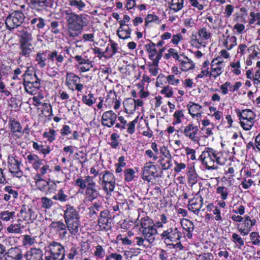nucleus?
<instances>
[{"mask_svg": "<svg viewBox=\"0 0 260 260\" xmlns=\"http://www.w3.org/2000/svg\"><path fill=\"white\" fill-rule=\"evenodd\" d=\"M68 198V196L63 193L62 189L59 190L58 193L52 198L55 200H58L60 202H65Z\"/></svg>", "mask_w": 260, "mask_h": 260, "instance_id": "nucleus-51", "label": "nucleus"}, {"mask_svg": "<svg viewBox=\"0 0 260 260\" xmlns=\"http://www.w3.org/2000/svg\"><path fill=\"white\" fill-rule=\"evenodd\" d=\"M20 49L21 50L20 54L24 56L29 55L32 48L31 43L30 42H20Z\"/></svg>", "mask_w": 260, "mask_h": 260, "instance_id": "nucleus-23", "label": "nucleus"}, {"mask_svg": "<svg viewBox=\"0 0 260 260\" xmlns=\"http://www.w3.org/2000/svg\"><path fill=\"white\" fill-rule=\"evenodd\" d=\"M29 29L25 30L24 32L19 34L20 38V42H30L31 40V35L29 32Z\"/></svg>", "mask_w": 260, "mask_h": 260, "instance_id": "nucleus-39", "label": "nucleus"}, {"mask_svg": "<svg viewBox=\"0 0 260 260\" xmlns=\"http://www.w3.org/2000/svg\"><path fill=\"white\" fill-rule=\"evenodd\" d=\"M135 171L132 169H128L124 171L125 180L132 181L134 177Z\"/></svg>", "mask_w": 260, "mask_h": 260, "instance_id": "nucleus-56", "label": "nucleus"}, {"mask_svg": "<svg viewBox=\"0 0 260 260\" xmlns=\"http://www.w3.org/2000/svg\"><path fill=\"white\" fill-rule=\"evenodd\" d=\"M94 251V255L97 258H103L105 255V250L101 245H98L95 246Z\"/></svg>", "mask_w": 260, "mask_h": 260, "instance_id": "nucleus-43", "label": "nucleus"}, {"mask_svg": "<svg viewBox=\"0 0 260 260\" xmlns=\"http://www.w3.org/2000/svg\"><path fill=\"white\" fill-rule=\"evenodd\" d=\"M64 221L73 220L79 219V215L73 206L70 205L67 206V209L64 211Z\"/></svg>", "mask_w": 260, "mask_h": 260, "instance_id": "nucleus-15", "label": "nucleus"}, {"mask_svg": "<svg viewBox=\"0 0 260 260\" xmlns=\"http://www.w3.org/2000/svg\"><path fill=\"white\" fill-rule=\"evenodd\" d=\"M236 113L239 119L254 120L255 115L251 110L245 109L241 111L237 109Z\"/></svg>", "mask_w": 260, "mask_h": 260, "instance_id": "nucleus-18", "label": "nucleus"}, {"mask_svg": "<svg viewBox=\"0 0 260 260\" xmlns=\"http://www.w3.org/2000/svg\"><path fill=\"white\" fill-rule=\"evenodd\" d=\"M27 158L30 164H42L43 159L39 158L37 155L29 154L27 156Z\"/></svg>", "mask_w": 260, "mask_h": 260, "instance_id": "nucleus-53", "label": "nucleus"}, {"mask_svg": "<svg viewBox=\"0 0 260 260\" xmlns=\"http://www.w3.org/2000/svg\"><path fill=\"white\" fill-rule=\"evenodd\" d=\"M43 252L39 248H31L24 255L26 260H43Z\"/></svg>", "mask_w": 260, "mask_h": 260, "instance_id": "nucleus-13", "label": "nucleus"}, {"mask_svg": "<svg viewBox=\"0 0 260 260\" xmlns=\"http://www.w3.org/2000/svg\"><path fill=\"white\" fill-rule=\"evenodd\" d=\"M80 80V78L72 73H68L66 75V84L68 87L74 90L73 85L77 84Z\"/></svg>", "mask_w": 260, "mask_h": 260, "instance_id": "nucleus-20", "label": "nucleus"}, {"mask_svg": "<svg viewBox=\"0 0 260 260\" xmlns=\"http://www.w3.org/2000/svg\"><path fill=\"white\" fill-rule=\"evenodd\" d=\"M167 82L169 84L173 85H176L179 83V79H176L174 75H170L166 77Z\"/></svg>", "mask_w": 260, "mask_h": 260, "instance_id": "nucleus-62", "label": "nucleus"}, {"mask_svg": "<svg viewBox=\"0 0 260 260\" xmlns=\"http://www.w3.org/2000/svg\"><path fill=\"white\" fill-rule=\"evenodd\" d=\"M49 227L55 230L58 237L61 240H66L69 237L66 223L61 220L52 221Z\"/></svg>", "mask_w": 260, "mask_h": 260, "instance_id": "nucleus-4", "label": "nucleus"}, {"mask_svg": "<svg viewBox=\"0 0 260 260\" xmlns=\"http://www.w3.org/2000/svg\"><path fill=\"white\" fill-rule=\"evenodd\" d=\"M216 192L217 193L220 194L221 198L223 200H225L228 198V189L224 186H218L216 189Z\"/></svg>", "mask_w": 260, "mask_h": 260, "instance_id": "nucleus-49", "label": "nucleus"}, {"mask_svg": "<svg viewBox=\"0 0 260 260\" xmlns=\"http://www.w3.org/2000/svg\"><path fill=\"white\" fill-rule=\"evenodd\" d=\"M15 214L14 211H4L0 213V217L3 220L8 221L15 216Z\"/></svg>", "mask_w": 260, "mask_h": 260, "instance_id": "nucleus-48", "label": "nucleus"}, {"mask_svg": "<svg viewBox=\"0 0 260 260\" xmlns=\"http://www.w3.org/2000/svg\"><path fill=\"white\" fill-rule=\"evenodd\" d=\"M36 59L40 67L43 68L46 66L45 60H46V57L44 53H37Z\"/></svg>", "mask_w": 260, "mask_h": 260, "instance_id": "nucleus-41", "label": "nucleus"}, {"mask_svg": "<svg viewBox=\"0 0 260 260\" xmlns=\"http://www.w3.org/2000/svg\"><path fill=\"white\" fill-rule=\"evenodd\" d=\"M145 239L150 244L152 243L155 240V236L157 234V230L154 225L145 228L141 231Z\"/></svg>", "mask_w": 260, "mask_h": 260, "instance_id": "nucleus-12", "label": "nucleus"}, {"mask_svg": "<svg viewBox=\"0 0 260 260\" xmlns=\"http://www.w3.org/2000/svg\"><path fill=\"white\" fill-rule=\"evenodd\" d=\"M84 196L85 200L87 201L92 202L100 196V193L96 189V186H87Z\"/></svg>", "mask_w": 260, "mask_h": 260, "instance_id": "nucleus-14", "label": "nucleus"}, {"mask_svg": "<svg viewBox=\"0 0 260 260\" xmlns=\"http://www.w3.org/2000/svg\"><path fill=\"white\" fill-rule=\"evenodd\" d=\"M146 23L154 22L156 24H159L160 23V20H159L157 16L152 14H149L146 18Z\"/></svg>", "mask_w": 260, "mask_h": 260, "instance_id": "nucleus-59", "label": "nucleus"}, {"mask_svg": "<svg viewBox=\"0 0 260 260\" xmlns=\"http://www.w3.org/2000/svg\"><path fill=\"white\" fill-rule=\"evenodd\" d=\"M7 254V257H6V260H11V258L12 259H16V247H12L10 248Z\"/></svg>", "mask_w": 260, "mask_h": 260, "instance_id": "nucleus-61", "label": "nucleus"}, {"mask_svg": "<svg viewBox=\"0 0 260 260\" xmlns=\"http://www.w3.org/2000/svg\"><path fill=\"white\" fill-rule=\"evenodd\" d=\"M40 79H38L34 82L28 83V84H26L24 86L26 91L31 94H36L40 87Z\"/></svg>", "mask_w": 260, "mask_h": 260, "instance_id": "nucleus-17", "label": "nucleus"}, {"mask_svg": "<svg viewBox=\"0 0 260 260\" xmlns=\"http://www.w3.org/2000/svg\"><path fill=\"white\" fill-rule=\"evenodd\" d=\"M161 93L165 94L167 98H171L173 94L172 88L169 85L163 88L161 90Z\"/></svg>", "mask_w": 260, "mask_h": 260, "instance_id": "nucleus-60", "label": "nucleus"}, {"mask_svg": "<svg viewBox=\"0 0 260 260\" xmlns=\"http://www.w3.org/2000/svg\"><path fill=\"white\" fill-rule=\"evenodd\" d=\"M138 117H136L133 121L128 123L127 125V132L130 134H133L135 132V125L138 122Z\"/></svg>", "mask_w": 260, "mask_h": 260, "instance_id": "nucleus-55", "label": "nucleus"}, {"mask_svg": "<svg viewBox=\"0 0 260 260\" xmlns=\"http://www.w3.org/2000/svg\"><path fill=\"white\" fill-rule=\"evenodd\" d=\"M187 107L189 113L191 116L196 113H198L199 114V111H201V109L202 108V106L200 105L192 102L189 103L187 105Z\"/></svg>", "mask_w": 260, "mask_h": 260, "instance_id": "nucleus-32", "label": "nucleus"}, {"mask_svg": "<svg viewBox=\"0 0 260 260\" xmlns=\"http://www.w3.org/2000/svg\"><path fill=\"white\" fill-rule=\"evenodd\" d=\"M23 85L24 87L25 86L26 84H28V83H30L31 82H34L37 79L39 78L37 77L36 74L34 75L30 74L28 73V70H26L25 71V73L23 75Z\"/></svg>", "mask_w": 260, "mask_h": 260, "instance_id": "nucleus-29", "label": "nucleus"}, {"mask_svg": "<svg viewBox=\"0 0 260 260\" xmlns=\"http://www.w3.org/2000/svg\"><path fill=\"white\" fill-rule=\"evenodd\" d=\"M115 178L114 175L108 171H105L102 177H100V182L104 183L108 182L115 181Z\"/></svg>", "mask_w": 260, "mask_h": 260, "instance_id": "nucleus-26", "label": "nucleus"}, {"mask_svg": "<svg viewBox=\"0 0 260 260\" xmlns=\"http://www.w3.org/2000/svg\"><path fill=\"white\" fill-rule=\"evenodd\" d=\"M250 239L252 243L254 245H260V236L257 232H253L250 234Z\"/></svg>", "mask_w": 260, "mask_h": 260, "instance_id": "nucleus-45", "label": "nucleus"}, {"mask_svg": "<svg viewBox=\"0 0 260 260\" xmlns=\"http://www.w3.org/2000/svg\"><path fill=\"white\" fill-rule=\"evenodd\" d=\"M243 219L244 220H242V226L246 229H249L250 230H251V228L256 223L255 219H251L248 216H245Z\"/></svg>", "mask_w": 260, "mask_h": 260, "instance_id": "nucleus-33", "label": "nucleus"}, {"mask_svg": "<svg viewBox=\"0 0 260 260\" xmlns=\"http://www.w3.org/2000/svg\"><path fill=\"white\" fill-rule=\"evenodd\" d=\"M69 5L78 9L79 11H83L85 7V4L81 0H69Z\"/></svg>", "mask_w": 260, "mask_h": 260, "instance_id": "nucleus-31", "label": "nucleus"}, {"mask_svg": "<svg viewBox=\"0 0 260 260\" xmlns=\"http://www.w3.org/2000/svg\"><path fill=\"white\" fill-rule=\"evenodd\" d=\"M199 131L197 126H194L192 124L190 123L184 127L182 133L186 137L190 139L193 142H196L198 141L197 134Z\"/></svg>", "mask_w": 260, "mask_h": 260, "instance_id": "nucleus-10", "label": "nucleus"}, {"mask_svg": "<svg viewBox=\"0 0 260 260\" xmlns=\"http://www.w3.org/2000/svg\"><path fill=\"white\" fill-rule=\"evenodd\" d=\"M248 51L249 53V58L250 59H255L258 55L260 54V49L256 45H253L249 47L248 48Z\"/></svg>", "mask_w": 260, "mask_h": 260, "instance_id": "nucleus-28", "label": "nucleus"}, {"mask_svg": "<svg viewBox=\"0 0 260 260\" xmlns=\"http://www.w3.org/2000/svg\"><path fill=\"white\" fill-rule=\"evenodd\" d=\"M183 7V0H172L170 8L175 12H178Z\"/></svg>", "mask_w": 260, "mask_h": 260, "instance_id": "nucleus-34", "label": "nucleus"}, {"mask_svg": "<svg viewBox=\"0 0 260 260\" xmlns=\"http://www.w3.org/2000/svg\"><path fill=\"white\" fill-rule=\"evenodd\" d=\"M181 225L183 229L185 231H193L194 230V225L193 222L186 218H183L181 221Z\"/></svg>", "mask_w": 260, "mask_h": 260, "instance_id": "nucleus-35", "label": "nucleus"}, {"mask_svg": "<svg viewBox=\"0 0 260 260\" xmlns=\"http://www.w3.org/2000/svg\"><path fill=\"white\" fill-rule=\"evenodd\" d=\"M153 225L152 220L149 217L143 218L141 219V228L140 231H143L144 229L148 228L149 226Z\"/></svg>", "mask_w": 260, "mask_h": 260, "instance_id": "nucleus-46", "label": "nucleus"}, {"mask_svg": "<svg viewBox=\"0 0 260 260\" xmlns=\"http://www.w3.org/2000/svg\"><path fill=\"white\" fill-rule=\"evenodd\" d=\"M147 51L150 53L149 58L153 59L157 53V50L155 48L156 44L151 42L145 45Z\"/></svg>", "mask_w": 260, "mask_h": 260, "instance_id": "nucleus-36", "label": "nucleus"}, {"mask_svg": "<svg viewBox=\"0 0 260 260\" xmlns=\"http://www.w3.org/2000/svg\"><path fill=\"white\" fill-rule=\"evenodd\" d=\"M174 117L175 119V120L173 122V124H176L178 123H180L181 122V117L184 116V114L183 111L182 110H178L176 111L174 115Z\"/></svg>", "mask_w": 260, "mask_h": 260, "instance_id": "nucleus-52", "label": "nucleus"}, {"mask_svg": "<svg viewBox=\"0 0 260 260\" xmlns=\"http://www.w3.org/2000/svg\"><path fill=\"white\" fill-rule=\"evenodd\" d=\"M35 237H31L28 235H24L22 236V242L24 246H32L36 243Z\"/></svg>", "mask_w": 260, "mask_h": 260, "instance_id": "nucleus-37", "label": "nucleus"}, {"mask_svg": "<svg viewBox=\"0 0 260 260\" xmlns=\"http://www.w3.org/2000/svg\"><path fill=\"white\" fill-rule=\"evenodd\" d=\"M162 238L168 239L171 242H176L181 238V233L177 228H170L164 231L161 234Z\"/></svg>", "mask_w": 260, "mask_h": 260, "instance_id": "nucleus-9", "label": "nucleus"}, {"mask_svg": "<svg viewBox=\"0 0 260 260\" xmlns=\"http://www.w3.org/2000/svg\"><path fill=\"white\" fill-rule=\"evenodd\" d=\"M42 207L44 209H50L53 205V202L52 200L47 197H43L41 198Z\"/></svg>", "mask_w": 260, "mask_h": 260, "instance_id": "nucleus-50", "label": "nucleus"}, {"mask_svg": "<svg viewBox=\"0 0 260 260\" xmlns=\"http://www.w3.org/2000/svg\"><path fill=\"white\" fill-rule=\"evenodd\" d=\"M157 176L156 166L153 165L151 161L146 163L143 168V179L150 182L153 178Z\"/></svg>", "mask_w": 260, "mask_h": 260, "instance_id": "nucleus-5", "label": "nucleus"}, {"mask_svg": "<svg viewBox=\"0 0 260 260\" xmlns=\"http://www.w3.org/2000/svg\"><path fill=\"white\" fill-rule=\"evenodd\" d=\"M8 163L10 172L14 176H16V159L15 156L14 155H10L8 157Z\"/></svg>", "mask_w": 260, "mask_h": 260, "instance_id": "nucleus-24", "label": "nucleus"}, {"mask_svg": "<svg viewBox=\"0 0 260 260\" xmlns=\"http://www.w3.org/2000/svg\"><path fill=\"white\" fill-rule=\"evenodd\" d=\"M172 158H161L159 160L158 162L161 165L162 169L168 170L171 168V167L172 166Z\"/></svg>", "mask_w": 260, "mask_h": 260, "instance_id": "nucleus-38", "label": "nucleus"}, {"mask_svg": "<svg viewBox=\"0 0 260 260\" xmlns=\"http://www.w3.org/2000/svg\"><path fill=\"white\" fill-rule=\"evenodd\" d=\"M45 260H62L57 256L48 252L47 250L45 252Z\"/></svg>", "mask_w": 260, "mask_h": 260, "instance_id": "nucleus-64", "label": "nucleus"}, {"mask_svg": "<svg viewBox=\"0 0 260 260\" xmlns=\"http://www.w3.org/2000/svg\"><path fill=\"white\" fill-rule=\"evenodd\" d=\"M232 240L235 244H238L240 247L243 246L244 244V240L236 233H234L232 235Z\"/></svg>", "mask_w": 260, "mask_h": 260, "instance_id": "nucleus-57", "label": "nucleus"}, {"mask_svg": "<svg viewBox=\"0 0 260 260\" xmlns=\"http://www.w3.org/2000/svg\"><path fill=\"white\" fill-rule=\"evenodd\" d=\"M132 29L129 26L119 27L117 30V35L120 39H127L131 37Z\"/></svg>", "mask_w": 260, "mask_h": 260, "instance_id": "nucleus-21", "label": "nucleus"}, {"mask_svg": "<svg viewBox=\"0 0 260 260\" xmlns=\"http://www.w3.org/2000/svg\"><path fill=\"white\" fill-rule=\"evenodd\" d=\"M119 138V136L116 133H113L111 135V139L112 142L110 143V145L113 148H117L119 145V142L118 139Z\"/></svg>", "mask_w": 260, "mask_h": 260, "instance_id": "nucleus-54", "label": "nucleus"}, {"mask_svg": "<svg viewBox=\"0 0 260 260\" xmlns=\"http://www.w3.org/2000/svg\"><path fill=\"white\" fill-rule=\"evenodd\" d=\"M48 59L54 61L56 60V64L58 67L60 66V63H62L64 60V57L61 54H58L57 51H53L48 55Z\"/></svg>", "mask_w": 260, "mask_h": 260, "instance_id": "nucleus-25", "label": "nucleus"}, {"mask_svg": "<svg viewBox=\"0 0 260 260\" xmlns=\"http://www.w3.org/2000/svg\"><path fill=\"white\" fill-rule=\"evenodd\" d=\"M5 23L7 28L9 30H12L16 27V12L14 11L7 17Z\"/></svg>", "mask_w": 260, "mask_h": 260, "instance_id": "nucleus-19", "label": "nucleus"}, {"mask_svg": "<svg viewBox=\"0 0 260 260\" xmlns=\"http://www.w3.org/2000/svg\"><path fill=\"white\" fill-rule=\"evenodd\" d=\"M56 132L53 129H50L48 132H45L43 134L44 137L47 139L50 142L53 141L55 139Z\"/></svg>", "mask_w": 260, "mask_h": 260, "instance_id": "nucleus-44", "label": "nucleus"}, {"mask_svg": "<svg viewBox=\"0 0 260 260\" xmlns=\"http://www.w3.org/2000/svg\"><path fill=\"white\" fill-rule=\"evenodd\" d=\"M212 34L207 29L203 27L198 30V35L192 34L191 37V45L197 48L205 46V41L211 38Z\"/></svg>", "mask_w": 260, "mask_h": 260, "instance_id": "nucleus-3", "label": "nucleus"}, {"mask_svg": "<svg viewBox=\"0 0 260 260\" xmlns=\"http://www.w3.org/2000/svg\"><path fill=\"white\" fill-rule=\"evenodd\" d=\"M203 204V199L201 197L193 198L189 201L188 209L196 214H198Z\"/></svg>", "mask_w": 260, "mask_h": 260, "instance_id": "nucleus-11", "label": "nucleus"}, {"mask_svg": "<svg viewBox=\"0 0 260 260\" xmlns=\"http://www.w3.org/2000/svg\"><path fill=\"white\" fill-rule=\"evenodd\" d=\"M223 45L228 50H230L237 45V38L235 36H228L223 43Z\"/></svg>", "mask_w": 260, "mask_h": 260, "instance_id": "nucleus-27", "label": "nucleus"}, {"mask_svg": "<svg viewBox=\"0 0 260 260\" xmlns=\"http://www.w3.org/2000/svg\"><path fill=\"white\" fill-rule=\"evenodd\" d=\"M179 61L180 62V64L181 67V70L183 71L187 72L194 68V64L193 63V61L186 56H184V59L180 60Z\"/></svg>", "mask_w": 260, "mask_h": 260, "instance_id": "nucleus-22", "label": "nucleus"}, {"mask_svg": "<svg viewBox=\"0 0 260 260\" xmlns=\"http://www.w3.org/2000/svg\"><path fill=\"white\" fill-rule=\"evenodd\" d=\"M200 158L208 170H217L218 165H224L227 159L223 153L211 148H206L202 152Z\"/></svg>", "mask_w": 260, "mask_h": 260, "instance_id": "nucleus-2", "label": "nucleus"}, {"mask_svg": "<svg viewBox=\"0 0 260 260\" xmlns=\"http://www.w3.org/2000/svg\"><path fill=\"white\" fill-rule=\"evenodd\" d=\"M101 184L103 186L104 190L107 192V194H109V192L114 190L115 186V181Z\"/></svg>", "mask_w": 260, "mask_h": 260, "instance_id": "nucleus-42", "label": "nucleus"}, {"mask_svg": "<svg viewBox=\"0 0 260 260\" xmlns=\"http://www.w3.org/2000/svg\"><path fill=\"white\" fill-rule=\"evenodd\" d=\"M47 250L48 251V252L57 256L62 260L64 259V248L59 243L55 241L50 243L47 246Z\"/></svg>", "mask_w": 260, "mask_h": 260, "instance_id": "nucleus-7", "label": "nucleus"}, {"mask_svg": "<svg viewBox=\"0 0 260 260\" xmlns=\"http://www.w3.org/2000/svg\"><path fill=\"white\" fill-rule=\"evenodd\" d=\"M210 76L214 78L219 76L223 72V60L221 57L214 58L211 63Z\"/></svg>", "mask_w": 260, "mask_h": 260, "instance_id": "nucleus-6", "label": "nucleus"}, {"mask_svg": "<svg viewBox=\"0 0 260 260\" xmlns=\"http://www.w3.org/2000/svg\"><path fill=\"white\" fill-rule=\"evenodd\" d=\"M117 115L112 110L106 111L102 116V124L104 126L111 127L115 123Z\"/></svg>", "mask_w": 260, "mask_h": 260, "instance_id": "nucleus-8", "label": "nucleus"}, {"mask_svg": "<svg viewBox=\"0 0 260 260\" xmlns=\"http://www.w3.org/2000/svg\"><path fill=\"white\" fill-rule=\"evenodd\" d=\"M68 230L73 236L77 235L79 231L80 222L79 219L65 221Z\"/></svg>", "mask_w": 260, "mask_h": 260, "instance_id": "nucleus-16", "label": "nucleus"}, {"mask_svg": "<svg viewBox=\"0 0 260 260\" xmlns=\"http://www.w3.org/2000/svg\"><path fill=\"white\" fill-rule=\"evenodd\" d=\"M33 148L44 155L49 154L50 152V147L48 146H44L42 144H39L38 143L34 142L32 145Z\"/></svg>", "mask_w": 260, "mask_h": 260, "instance_id": "nucleus-30", "label": "nucleus"}, {"mask_svg": "<svg viewBox=\"0 0 260 260\" xmlns=\"http://www.w3.org/2000/svg\"><path fill=\"white\" fill-rule=\"evenodd\" d=\"M124 104H132V106H134V110H136L137 106L141 107L143 105V102L141 100H134L132 99H127L123 103Z\"/></svg>", "mask_w": 260, "mask_h": 260, "instance_id": "nucleus-47", "label": "nucleus"}, {"mask_svg": "<svg viewBox=\"0 0 260 260\" xmlns=\"http://www.w3.org/2000/svg\"><path fill=\"white\" fill-rule=\"evenodd\" d=\"M239 120H240L241 126L246 131L250 129L253 125V123L254 122V120L242 119H239Z\"/></svg>", "mask_w": 260, "mask_h": 260, "instance_id": "nucleus-40", "label": "nucleus"}, {"mask_svg": "<svg viewBox=\"0 0 260 260\" xmlns=\"http://www.w3.org/2000/svg\"><path fill=\"white\" fill-rule=\"evenodd\" d=\"M63 14L65 15L69 36L72 38L78 37L88 24L87 15L77 14L70 9L64 10Z\"/></svg>", "mask_w": 260, "mask_h": 260, "instance_id": "nucleus-1", "label": "nucleus"}, {"mask_svg": "<svg viewBox=\"0 0 260 260\" xmlns=\"http://www.w3.org/2000/svg\"><path fill=\"white\" fill-rule=\"evenodd\" d=\"M160 153L162 154L163 157L161 158H172L170 151L166 146H162L159 149Z\"/></svg>", "mask_w": 260, "mask_h": 260, "instance_id": "nucleus-58", "label": "nucleus"}, {"mask_svg": "<svg viewBox=\"0 0 260 260\" xmlns=\"http://www.w3.org/2000/svg\"><path fill=\"white\" fill-rule=\"evenodd\" d=\"M250 16L251 17L249 21L250 24H253L256 20H260V14L258 13L252 12L250 13Z\"/></svg>", "mask_w": 260, "mask_h": 260, "instance_id": "nucleus-63", "label": "nucleus"}]
</instances>
